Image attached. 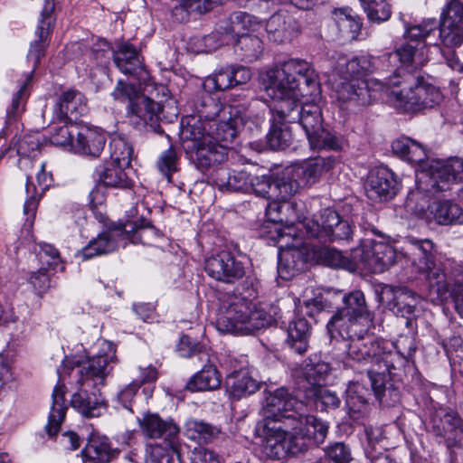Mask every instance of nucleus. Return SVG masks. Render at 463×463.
<instances>
[{"label":"nucleus","mask_w":463,"mask_h":463,"mask_svg":"<svg viewBox=\"0 0 463 463\" xmlns=\"http://www.w3.org/2000/svg\"><path fill=\"white\" fill-rule=\"evenodd\" d=\"M178 156L174 146H170L159 156L156 166L159 172L169 181L174 172L177 170Z\"/></svg>","instance_id":"58"},{"label":"nucleus","mask_w":463,"mask_h":463,"mask_svg":"<svg viewBox=\"0 0 463 463\" xmlns=\"http://www.w3.org/2000/svg\"><path fill=\"white\" fill-rule=\"evenodd\" d=\"M333 19L339 31L354 38L361 29V22L358 16L352 14L351 9L343 8L335 10Z\"/></svg>","instance_id":"54"},{"label":"nucleus","mask_w":463,"mask_h":463,"mask_svg":"<svg viewBox=\"0 0 463 463\" xmlns=\"http://www.w3.org/2000/svg\"><path fill=\"white\" fill-rule=\"evenodd\" d=\"M275 88V84L269 82L267 91L272 98V105L270 110L273 115V121L279 123H291L297 122V118L300 110L301 105L298 104L299 98H304L296 90V85L293 87Z\"/></svg>","instance_id":"17"},{"label":"nucleus","mask_w":463,"mask_h":463,"mask_svg":"<svg viewBox=\"0 0 463 463\" xmlns=\"http://www.w3.org/2000/svg\"><path fill=\"white\" fill-rule=\"evenodd\" d=\"M287 436L279 443L284 453L278 457H267L270 459H281L287 455H298L306 451L311 445L323 443L328 433V425L313 415L303 413L295 419H288L284 425Z\"/></svg>","instance_id":"7"},{"label":"nucleus","mask_w":463,"mask_h":463,"mask_svg":"<svg viewBox=\"0 0 463 463\" xmlns=\"http://www.w3.org/2000/svg\"><path fill=\"white\" fill-rule=\"evenodd\" d=\"M132 117H136L144 125L156 127L158 122L159 112L161 110L157 102L147 98L145 95L137 98V100L128 109Z\"/></svg>","instance_id":"42"},{"label":"nucleus","mask_w":463,"mask_h":463,"mask_svg":"<svg viewBox=\"0 0 463 463\" xmlns=\"http://www.w3.org/2000/svg\"><path fill=\"white\" fill-rule=\"evenodd\" d=\"M221 375L216 367L205 365L200 372L194 374L186 384V389L191 392H205L216 390L221 386Z\"/></svg>","instance_id":"47"},{"label":"nucleus","mask_w":463,"mask_h":463,"mask_svg":"<svg viewBox=\"0 0 463 463\" xmlns=\"http://www.w3.org/2000/svg\"><path fill=\"white\" fill-rule=\"evenodd\" d=\"M369 394V391L359 383H353L348 385L345 403L351 418L357 420L366 412Z\"/></svg>","instance_id":"46"},{"label":"nucleus","mask_w":463,"mask_h":463,"mask_svg":"<svg viewBox=\"0 0 463 463\" xmlns=\"http://www.w3.org/2000/svg\"><path fill=\"white\" fill-rule=\"evenodd\" d=\"M259 25L257 18L245 12H234L228 18L221 21L218 24L216 33L221 34L222 38L220 43L216 45H212V42L216 37L214 33L204 38V43L210 50H213L226 42V38L240 36L244 33V31L255 30Z\"/></svg>","instance_id":"22"},{"label":"nucleus","mask_w":463,"mask_h":463,"mask_svg":"<svg viewBox=\"0 0 463 463\" xmlns=\"http://www.w3.org/2000/svg\"><path fill=\"white\" fill-rule=\"evenodd\" d=\"M458 179H463V158L451 157L430 167L428 186L436 192L446 191Z\"/></svg>","instance_id":"23"},{"label":"nucleus","mask_w":463,"mask_h":463,"mask_svg":"<svg viewBox=\"0 0 463 463\" xmlns=\"http://www.w3.org/2000/svg\"><path fill=\"white\" fill-rule=\"evenodd\" d=\"M137 422L142 434L148 439H164L168 445H174L179 432L178 427L171 421L163 420L158 414L146 412Z\"/></svg>","instance_id":"27"},{"label":"nucleus","mask_w":463,"mask_h":463,"mask_svg":"<svg viewBox=\"0 0 463 463\" xmlns=\"http://www.w3.org/2000/svg\"><path fill=\"white\" fill-rule=\"evenodd\" d=\"M330 371V366L327 363L320 361L317 357L309 358L308 362H306L304 367V377L307 383L310 385V389L318 386H323L326 376Z\"/></svg>","instance_id":"52"},{"label":"nucleus","mask_w":463,"mask_h":463,"mask_svg":"<svg viewBox=\"0 0 463 463\" xmlns=\"http://www.w3.org/2000/svg\"><path fill=\"white\" fill-rule=\"evenodd\" d=\"M269 82L275 88L293 87L302 96L316 97L319 93L318 76L312 65L304 60L290 59L281 67L268 72Z\"/></svg>","instance_id":"11"},{"label":"nucleus","mask_w":463,"mask_h":463,"mask_svg":"<svg viewBox=\"0 0 463 463\" xmlns=\"http://www.w3.org/2000/svg\"><path fill=\"white\" fill-rule=\"evenodd\" d=\"M116 66L125 74H135L143 69L142 61L137 49L128 43H121L113 51Z\"/></svg>","instance_id":"38"},{"label":"nucleus","mask_w":463,"mask_h":463,"mask_svg":"<svg viewBox=\"0 0 463 463\" xmlns=\"http://www.w3.org/2000/svg\"><path fill=\"white\" fill-rule=\"evenodd\" d=\"M109 162L130 166L133 146L125 137L121 136L113 137L109 142Z\"/></svg>","instance_id":"53"},{"label":"nucleus","mask_w":463,"mask_h":463,"mask_svg":"<svg viewBox=\"0 0 463 463\" xmlns=\"http://www.w3.org/2000/svg\"><path fill=\"white\" fill-rule=\"evenodd\" d=\"M305 407V403L288 388L280 387L269 392L262 408L263 420L260 423L263 436L261 452L265 457H278L284 453L279 442L287 436L286 420L301 416Z\"/></svg>","instance_id":"2"},{"label":"nucleus","mask_w":463,"mask_h":463,"mask_svg":"<svg viewBox=\"0 0 463 463\" xmlns=\"http://www.w3.org/2000/svg\"><path fill=\"white\" fill-rule=\"evenodd\" d=\"M398 188L399 183L392 171L382 167L370 173L366 192L371 199H391L396 194Z\"/></svg>","instance_id":"26"},{"label":"nucleus","mask_w":463,"mask_h":463,"mask_svg":"<svg viewBox=\"0 0 463 463\" xmlns=\"http://www.w3.org/2000/svg\"><path fill=\"white\" fill-rule=\"evenodd\" d=\"M99 345V354L88 357L78 366L80 375L78 383L81 386L103 385L111 371L109 364L116 359V348L111 342L107 340H101Z\"/></svg>","instance_id":"15"},{"label":"nucleus","mask_w":463,"mask_h":463,"mask_svg":"<svg viewBox=\"0 0 463 463\" xmlns=\"http://www.w3.org/2000/svg\"><path fill=\"white\" fill-rule=\"evenodd\" d=\"M335 164L336 158L335 156H319L287 167L274 180V188L278 190V194L275 195L281 199H288L298 193L300 188L316 184L320 176L333 169Z\"/></svg>","instance_id":"8"},{"label":"nucleus","mask_w":463,"mask_h":463,"mask_svg":"<svg viewBox=\"0 0 463 463\" xmlns=\"http://www.w3.org/2000/svg\"><path fill=\"white\" fill-rule=\"evenodd\" d=\"M133 223L135 229L128 233L126 240H130L132 242H140L146 246H155L157 241L163 237V234L155 226L150 224L137 226V219L127 220L124 223Z\"/></svg>","instance_id":"51"},{"label":"nucleus","mask_w":463,"mask_h":463,"mask_svg":"<svg viewBox=\"0 0 463 463\" xmlns=\"http://www.w3.org/2000/svg\"><path fill=\"white\" fill-rule=\"evenodd\" d=\"M406 207L418 218L430 222V216L431 214L430 213L431 208L430 196L420 188L409 193L406 199Z\"/></svg>","instance_id":"50"},{"label":"nucleus","mask_w":463,"mask_h":463,"mask_svg":"<svg viewBox=\"0 0 463 463\" xmlns=\"http://www.w3.org/2000/svg\"><path fill=\"white\" fill-rule=\"evenodd\" d=\"M289 124L273 121L268 135V142L272 149H285L292 144L293 135Z\"/></svg>","instance_id":"55"},{"label":"nucleus","mask_w":463,"mask_h":463,"mask_svg":"<svg viewBox=\"0 0 463 463\" xmlns=\"http://www.w3.org/2000/svg\"><path fill=\"white\" fill-rule=\"evenodd\" d=\"M439 39L448 48H455L463 43V4L459 0H450L443 7Z\"/></svg>","instance_id":"18"},{"label":"nucleus","mask_w":463,"mask_h":463,"mask_svg":"<svg viewBox=\"0 0 463 463\" xmlns=\"http://www.w3.org/2000/svg\"><path fill=\"white\" fill-rule=\"evenodd\" d=\"M342 219L339 214L332 209H325L319 220H308L305 222L307 233L322 242H327L331 231L334 230Z\"/></svg>","instance_id":"36"},{"label":"nucleus","mask_w":463,"mask_h":463,"mask_svg":"<svg viewBox=\"0 0 463 463\" xmlns=\"http://www.w3.org/2000/svg\"><path fill=\"white\" fill-rule=\"evenodd\" d=\"M392 295V299L388 303L389 309L397 317H406V326H409L420 297L406 288L395 289Z\"/></svg>","instance_id":"35"},{"label":"nucleus","mask_w":463,"mask_h":463,"mask_svg":"<svg viewBox=\"0 0 463 463\" xmlns=\"http://www.w3.org/2000/svg\"><path fill=\"white\" fill-rule=\"evenodd\" d=\"M106 137L98 129L88 127L79 128L76 131L74 151L77 153L99 156L105 146Z\"/></svg>","instance_id":"33"},{"label":"nucleus","mask_w":463,"mask_h":463,"mask_svg":"<svg viewBox=\"0 0 463 463\" xmlns=\"http://www.w3.org/2000/svg\"><path fill=\"white\" fill-rule=\"evenodd\" d=\"M79 128L70 129L67 126L60 127L52 134L51 142L58 146H71L74 149L76 131Z\"/></svg>","instance_id":"61"},{"label":"nucleus","mask_w":463,"mask_h":463,"mask_svg":"<svg viewBox=\"0 0 463 463\" xmlns=\"http://www.w3.org/2000/svg\"><path fill=\"white\" fill-rule=\"evenodd\" d=\"M204 270L212 279L228 284L236 282L245 275L243 263L226 250L207 258Z\"/></svg>","instance_id":"19"},{"label":"nucleus","mask_w":463,"mask_h":463,"mask_svg":"<svg viewBox=\"0 0 463 463\" xmlns=\"http://www.w3.org/2000/svg\"><path fill=\"white\" fill-rule=\"evenodd\" d=\"M64 393L63 386H56L52 392V403L48 417V422L45 426L46 432L50 437L57 435L65 419L67 406Z\"/></svg>","instance_id":"40"},{"label":"nucleus","mask_w":463,"mask_h":463,"mask_svg":"<svg viewBox=\"0 0 463 463\" xmlns=\"http://www.w3.org/2000/svg\"><path fill=\"white\" fill-rule=\"evenodd\" d=\"M297 118L298 124L306 133L309 146L313 150H341L343 141L323 128L320 108L314 103L301 105Z\"/></svg>","instance_id":"14"},{"label":"nucleus","mask_w":463,"mask_h":463,"mask_svg":"<svg viewBox=\"0 0 463 463\" xmlns=\"http://www.w3.org/2000/svg\"><path fill=\"white\" fill-rule=\"evenodd\" d=\"M263 52V43L256 35L242 33L234 44V53L242 61H257Z\"/></svg>","instance_id":"43"},{"label":"nucleus","mask_w":463,"mask_h":463,"mask_svg":"<svg viewBox=\"0 0 463 463\" xmlns=\"http://www.w3.org/2000/svg\"><path fill=\"white\" fill-rule=\"evenodd\" d=\"M135 225L133 223H121L109 228L108 231L100 233L96 239L90 241L80 252L78 257L82 260H90L96 256L107 254L118 247L121 241H126L128 233L133 232Z\"/></svg>","instance_id":"20"},{"label":"nucleus","mask_w":463,"mask_h":463,"mask_svg":"<svg viewBox=\"0 0 463 463\" xmlns=\"http://www.w3.org/2000/svg\"><path fill=\"white\" fill-rule=\"evenodd\" d=\"M307 397L313 399L317 406L320 404L322 409H335L340 404V400L335 392L324 386L309 389Z\"/></svg>","instance_id":"56"},{"label":"nucleus","mask_w":463,"mask_h":463,"mask_svg":"<svg viewBox=\"0 0 463 463\" xmlns=\"http://www.w3.org/2000/svg\"><path fill=\"white\" fill-rule=\"evenodd\" d=\"M88 111L85 96L75 90L63 92L55 106V113L60 122L76 121Z\"/></svg>","instance_id":"28"},{"label":"nucleus","mask_w":463,"mask_h":463,"mask_svg":"<svg viewBox=\"0 0 463 463\" xmlns=\"http://www.w3.org/2000/svg\"><path fill=\"white\" fill-rule=\"evenodd\" d=\"M409 259L418 274L424 275L431 300L442 299L449 291L444 271L434 261V244L430 240L410 241Z\"/></svg>","instance_id":"9"},{"label":"nucleus","mask_w":463,"mask_h":463,"mask_svg":"<svg viewBox=\"0 0 463 463\" xmlns=\"http://www.w3.org/2000/svg\"><path fill=\"white\" fill-rule=\"evenodd\" d=\"M404 80L405 78L395 69L393 74L385 78L382 84V88L385 89L390 100L397 109L415 113L433 108L441 102L443 97L439 90L423 80H418L408 88L397 90L396 88Z\"/></svg>","instance_id":"6"},{"label":"nucleus","mask_w":463,"mask_h":463,"mask_svg":"<svg viewBox=\"0 0 463 463\" xmlns=\"http://www.w3.org/2000/svg\"><path fill=\"white\" fill-rule=\"evenodd\" d=\"M369 20L377 23L387 21L391 16V10L386 0H376L363 6Z\"/></svg>","instance_id":"60"},{"label":"nucleus","mask_w":463,"mask_h":463,"mask_svg":"<svg viewBox=\"0 0 463 463\" xmlns=\"http://www.w3.org/2000/svg\"><path fill=\"white\" fill-rule=\"evenodd\" d=\"M259 169L251 166L241 170L217 168L213 173V181L222 191L253 193L257 196L266 197L271 189L269 175H260Z\"/></svg>","instance_id":"12"},{"label":"nucleus","mask_w":463,"mask_h":463,"mask_svg":"<svg viewBox=\"0 0 463 463\" xmlns=\"http://www.w3.org/2000/svg\"><path fill=\"white\" fill-rule=\"evenodd\" d=\"M348 343L347 357L354 363L368 364L367 375L376 399L383 402L386 383L396 371L401 370L415 352L413 341L403 338L394 345L369 334V330H356L339 334Z\"/></svg>","instance_id":"1"},{"label":"nucleus","mask_w":463,"mask_h":463,"mask_svg":"<svg viewBox=\"0 0 463 463\" xmlns=\"http://www.w3.org/2000/svg\"><path fill=\"white\" fill-rule=\"evenodd\" d=\"M128 168L129 166L106 162L98 166L95 173L99 182L106 187L130 189L133 185V181L129 176L128 171H127Z\"/></svg>","instance_id":"30"},{"label":"nucleus","mask_w":463,"mask_h":463,"mask_svg":"<svg viewBox=\"0 0 463 463\" xmlns=\"http://www.w3.org/2000/svg\"><path fill=\"white\" fill-rule=\"evenodd\" d=\"M309 336L310 326L305 318L300 317L289 324L287 344L296 353L303 354L307 350Z\"/></svg>","instance_id":"44"},{"label":"nucleus","mask_w":463,"mask_h":463,"mask_svg":"<svg viewBox=\"0 0 463 463\" xmlns=\"http://www.w3.org/2000/svg\"><path fill=\"white\" fill-rule=\"evenodd\" d=\"M373 70L374 61L369 56L354 57L348 61L342 59L331 79L337 99L344 102L353 101L361 106L370 104L374 98V90L371 84L379 85V90H385L382 88L384 80L373 81L364 78Z\"/></svg>","instance_id":"5"},{"label":"nucleus","mask_w":463,"mask_h":463,"mask_svg":"<svg viewBox=\"0 0 463 463\" xmlns=\"http://www.w3.org/2000/svg\"><path fill=\"white\" fill-rule=\"evenodd\" d=\"M296 22L287 12L279 11L272 14L266 24L269 38L274 43H283L294 36Z\"/></svg>","instance_id":"32"},{"label":"nucleus","mask_w":463,"mask_h":463,"mask_svg":"<svg viewBox=\"0 0 463 463\" xmlns=\"http://www.w3.org/2000/svg\"><path fill=\"white\" fill-rule=\"evenodd\" d=\"M172 447L173 445H168V441H166L165 447L159 444L150 445L146 450V463H171L172 455L170 449Z\"/></svg>","instance_id":"63"},{"label":"nucleus","mask_w":463,"mask_h":463,"mask_svg":"<svg viewBox=\"0 0 463 463\" xmlns=\"http://www.w3.org/2000/svg\"><path fill=\"white\" fill-rule=\"evenodd\" d=\"M83 452L88 458L97 463H108L117 454L108 439L97 434H92L90 437Z\"/></svg>","instance_id":"45"},{"label":"nucleus","mask_w":463,"mask_h":463,"mask_svg":"<svg viewBox=\"0 0 463 463\" xmlns=\"http://www.w3.org/2000/svg\"><path fill=\"white\" fill-rule=\"evenodd\" d=\"M191 150L194 151L197 167L202 171L227 158L226 145L218 143L211 137H206L203 143H196V146Z\"/></svg>","instance_id":"29"},{"label":"nucleus","mask_w":463,"mask_h":463,"mask_svg":"<svg viewBox=\"0 0 463 463\" xmlns=\"http://www.w3.org/2000/svg\"><path fill=\"white\" fill-rule=\"evenodd\" d=\"M318 257L325 265L332 268H341L348 270H354L359 268L358 261L354 258V250L351 253V258H348L335 249L323 248L319 250Z\"/></svg>","instance_id":"49"},{"label":"nucleus","mask_w":463,"mask_h":463,"mask_svg":"<svg viewBox=\"0 0 463 463\" xmlns=\"http://www.w3.org/2000/svg\"><path fill=\"white\" fill-rule=\"evenodd\" d=\"M326 455L334 463H349L352 459L350 449L343 442H335L326 449Z\"/></svg>","instance_id":"64"},{"label":"nucleus","mask_w":463,"mask_h":463,"mask_svg":"<svg viewBox=\"0 0 463 463\" xmlns=\"http://www.w3.org/2000/svg\"><path fill=\"white\" fill-rule=\"evenodd\" d=\"M219 302L216 325L222 332L250 335L272 323V317L265 309L241 295L222 293Z\"/></svg>","instance_id":"4"},{"label":"nucleus","mask_w":463,"mask_h":463,"mask_svg":"<svg viewBox=\"0 0 463 463\" xmlns=\"http://www.w3.org/2000/svg\"><path fill=\"white\" fill-rule=\"evenodd\" d=\"M437 23L435 19H428L416 25L406 28L404 43L400 44L392 52L386 53L380 58L383 63H388L391 67L397 66L404 68L418 69L424 66L430 61V54L433 51L441 52L448 65L455 69L458 65L454 51H442L439 45L433 44L428 47L427 39L436 33Z\"/></svg>","instance_id":"3"},{"label":"nucleus","mask_w":463,"mask_h":463,"mask_svg":"<svg viewBox=\"0 0 463 463\" xmlns=\"http://www.w3.org/2000/svg\"><path fill=\"white\" fill-rule=\"evenodd\" d=\"M392 149L395 155L411 164H420L428 158L425 147L410 137L397 138L392 142Z\"/></svg>","instance_id":"39"},{"label":"nucleus","mask_w":463,"mask_h":463,"mask_svg":"<svg viewBox=\"0 0 463 463\" xmlns=\"http://www.w3.org/2000/svg\"><path fill=\"white\" fill-rule=\"evenodd\" d=\"M36 180L38 187L29 180L26 183L25 190L28 195L24 206V212L27 215L34 217L38 206V202L42 194L52 184V178L50 173L45 171V164H42L40 171L37 173Z\"/></svg>","instance_id":"37"},{"label":"nucleus","mask_w":463,"mask_h":463,"mask_svg":"<svg viewBox=\"0 0 463 463\" xmlns=\"http://www.w3.org/2000/svg\"><path fill=\"white\" fill-rule=\"evenodd\" d=\"M354 258L363 267L373 273H382L391 267L396 258L394 249L383 241L364 240L354 250Z\"/></svg>","instance_id":"16"},{"label":"nucleus","mask_w":463,"mask_h":463,"mask_svg":"<svg viewBox=\"0 0 463 463\" xmlns=\"http://www.w3.org/2000/svg\"><path fill=\"white\" fill-rule=\"evenodd\" d=\"M221 433V430L203 420L192 419L185 423L186 437L197 443H209L216 439Z\"/></svg>","instance_id":"48"},{"label":"nucleus","mask_w":463,"mask_h":463,"mask_svg":"<svg viewBox=\"0 0 463 463\" xmlns=\"http://www.w3.org/2000/svg\"><path fill=\"white\" fill-rule=\"evenodd\" d=\"M54 7L53 0H45L41 11L40 20L35 31L37 39L31 43L27 54V59L33 61V69L37 66L41 58L44 56L45 49L49 45L50 35L56 21L53 14Z\"/></svg>","instance_id":"21"},{"label":"nucleus","mask_w":463,"mask_h":463,"mask_svg":"<svg viewBox=\"0 0 463 463\" xmlns=\"http://www.w3.org/2000/svg\"><path fill=\"white\" fill-rule=\"evenodd\" d=\"M37 258L41 267L54 269L61 262L60 253L58 250L52 244L40 243Z\"/></svg>","instance_id":"59"},{"label":"nucleus","mask_w":463,"mask_h":463,"mask_svg":"<svg viewBox=\"0 0 463 463\" xmlns=\"http://www.w3.org/2000/svg\"><path fill=\"white\" fill-rule=\"evenodd\" d=\"M202 112L198 117L187 116L181 122V137L184 142H189L187 148L192 149L196 146V143H203L206 137H211L207 126V119L202 117Z\"/></svg>","instance_id":"34"},{"label":"nucleus","mask_w":463,"mask_h":463,"mask_svg":"<svg viewBox=\"0 0 463 463\" xmlns=\"http://www.w3.org/2000/svg\"><path fill=\"white\" fill-rule=\"evenodd\" d=\"M373 327V316L368 310L364 295L360 290L352 291L343 298V307L332 316L326 325L331 337L353 330L364 332Z\"/></svg>","instance_id":"10"},{"label":"nucleus","mask_w":463,"mask_h":463,"mask_svg":"<svg viewBox=\"0 0 463 463\" xmlns=\"http://www.w3.org/2000/svg\"><path fill=\"white\" fill-rule=\"evenodd\" d=\"M143 94L140 93L139 90L132 83H128L123 80H118L113 92L112 96L116 100L120 102H128V109L137 100V98Z\"/></svg>","instance_id":"57"},{"label":"nucleus","mask_w":463,"mask_h":463,"mask_svg":"<svg viewBox=\"0 0 463 463\" xmlns=\"http://www.w3.org/2000/svg\"><path fill=\"white\" fill-rule=\"evenodd\" d=\"M430 222L436 221L439 224L447 225L463 223L461 207L451 201H437L431 203Z\"/></svg>","instance_id":"41"},{"label":"nucleus","mask_w":463,"mask_h":463,"mask_svg":"<svg viewBox=\"0 0 463 463\" xmlns=\"http://www.w3.org/2000/svg\"><path fill=\"white\" fill-rule=\"evenodd\" d=\"M205 109L207 110L202 112V117L207 119L211 137L218 143H225L224 145L232 142L243 125L240 109L222 105L213 99L205 104Z\"/></svg>","instance_id":"13"},{"label":"nucleus","mask_w":463,"mask_h":463,"mask_svg":"<svg viewBox=\"0 0 463 463\" xmlns=\"http://www.w3.org/2000/svg\"><path fill=\"white\" fill-rule=\"evenodd\" d=\"M30 80L31 76H28L26 80L23 83L18 91L13 97L11 107L7 109L8 118L17 117L24 110L25 101L28 98L26 88Z\"/></svg>","instance_id":"62"},{"label":"nucleus","mask_w":463,"mask_h":463,"mask_svg":"<svg viewBox=\"0 0 463 463\" xmlns=\"http://www.w3.org/2000/svg\"><path fill=\"white\" fill-rule=\"evenodd\" d=\"M432 432L444 439L447 447L454 446L463 436V421L453 411L437 412L432 419Z\"/></svg>","instance_id":"25"},{"label":"nucleus","mask_w":463,"mask_h":463,"mask_svg":"<svg viewBox=\"0 0 463 463\" xmlns=\"http://www.w3.org/2000/svg\"><path fill=\"white\" fill-rule=\"evenodd\" d=\"M88 387L80 385L71 398V406L87 418L99 417L107 404L99 390L89 392Z\"/></svg>","instance_id":"31"},{"label":"nucleus","mask_w":463,"mask_h":463,"mask_svg":"<svg viewBox=\"0 0 463 463\" xmlns=\"http://www.w3.org/2000/svg\"><path fill=\"white\" fill-rule=\"evenodd\" d=\"M237 358L231 359L232 371L226 378V386L230 394L235 399H241L255 393L260 387V383L254 379L245 369L247 361L241 356V366H237Z\"/></svg>","instance_id":"24"}]
</instances>
